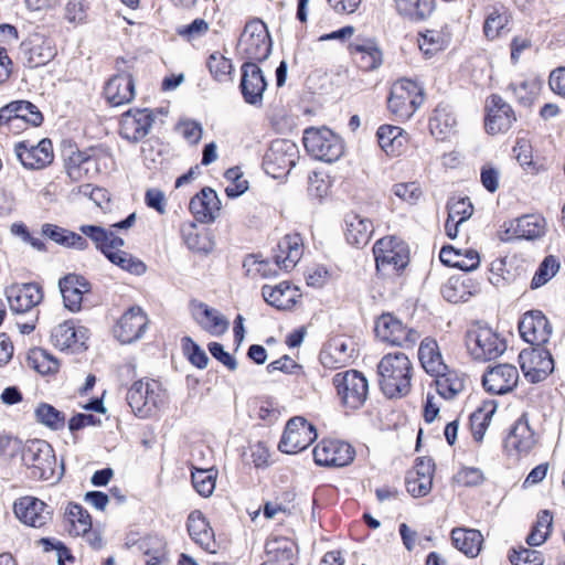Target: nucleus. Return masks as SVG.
I'll return each mask as SVG.
<instances>
[{"instance_id":"obj_38","label":"nucleus","mask_w":565,"mask_h":565,"mask_svg":"<svg viewBox=\"0 0 565 565\" xmlns=\"http://www.w3.org/2000/svg\"><path fill=\"white\" fill-rule=\"evenodd\" d=\"M351 55L363 71H374L383 63V54L373 40H363L349 45Z\"/></svg>"},{"instance_id":"obj_26","label":"nucleus","mask_w":565,"mask_h":565,"mask_svg":"<svg viewBox=\"0 0 565 565\" xmlns=\"http://www.w3.org/2000/svg\"><path fill=\"white\" fill-rule=\"evenodd\" d=\"M535 444V433L530 427L527 416L523 414L510 429L504 447L510 455L521 456L529 454Z\"/></svg>"},{"instance_id":"obj_29","label":"nucleus","mask_w":565,"mask_h":565,"mask_svg":"<svg viewBox=\"0 0 565 565\" xmlns=\"http://www.w3.org/2000/svg\"><path fill=\"white\" fill-rule=\"evenodd\" d=\"M189 207L196 221L212 223L220 215L221 200L213 189L204 188L191 199Z\"/></svg>"},{"instance_id":"obj_43","label":"nucleus","mask_w":565,"mask_h":565,"mask_svg":"<svg viewBox=\"0 0 565 565\" xmlns=\"http://www.w3.org/2000/svg\"><path fill=\"white\" fill-rule=\"evenodd\" d=\"M380 147L388 156H397L408 141V135L397 126L383 125L376 132Z\"/></svg>"},{"instance_id":"obj_14","label":"nucleus","mask_w":565,"mask_h":565,"mask_svg":"<svg viewBox=\"0 0 565 565\" xmlns=\"http://www.w3.org/2000/svg\"><path fill=\"white\" fill-rule=\"evenodd\" d=\"M15 516L25 525L42 529L52 519V509L42 500L25 495L13 504Z\"/></svg>"},{"instance_id":"obj_54","label":"nucleus","mask_w":565,"mask_h":565,"mask_svg":"<svg viewBox=\"0 0 565 565\" xmlns=\"http://www.w3.org/2000/svg\"><path fill=\"white\" fill-rule=\"evenodd\" d=\"M553 524V516L548 511H542L535 524L533 525L530 534L526 537V543L530 546H540L548 537Z\"/></svg>"},{"instance_id":"obj_50","label":"nucleus","mask_w":565,"mask_h":565,"mask_svg":"<svg viewBox=\"0 0 565 565\" xmlns=\"http://www.w3.org/2000/svg\"><path fill=\"white\" fill-rule=\"evenodd\" d=\"M397 11L412 20H423L433 12V0H395Z\"/></svg>"},{"instance_id":"obj_16","label":"nucleus","mask_w":565,"mask_h":565,"mask_svg":"<svg viewBox=\"0 0 565 565\" xmlns=\"http://www.w3.org/2000/svg\"><path fill=\"white\" fill-rule=\"evenodd\" d=\"M354 449L344 441L323 439L313 449V458L319 466L344 467L354 459Z\"/></svg>"},{"instance_id":"obj_10","label":"nucleus","mask_w":565,"mask_h":565,"mask_svg":"<svg viewBox=\"0 0 565 565\" xmlns=\"http://www.w3.org/2000/svg\"><path fill=\"white\" fill-rule=\"evenodd\" d=\"M375 334L383 342L404 348L414 347L420 337L416 330L407 328L402 320L388 312L377 318Z\"/></svg>"},{"instance_id":"obj_44","label":"nucleus","mask_w":565,"mask_h":565,"mask_svg":"<svg viewBox=\"0 0 565 565\" xmlns=\"http://www.w3.org/2000/svg\"><path fill=\"white\" fill-rule=\"evenodd\" d=\"M79 231L83 235L92 239L96 248L105 256L111 250V248L122 247L125 245V241L121 237L102 226L82 225Z\"/></svg>"},{"instance_id":"obj_51","label":"nucleus","mask_w":565,"mask_h":565,"mask_svg":"<svg viewBox=\"0 0 565 565\" xmlns=\"http://www.w3.org/2000/svg\"><path fill=\"white\" fill-rule=\"evenodd\" d=\"M509 23V14L503 8H492L486 17L483 33L488 40L498 39Z\"/></svg>"},{"instance_id":"obj_49","label":"nucleus","mask_w":565,"mask_h":565,"mask_svg":"<svg viewBox=\"0 0 565 565\" xmlns=\"http://www.w3.org/2000/svg\"><path fill=\"white\" fill-rule=\"evenodd\" d=\"M106 257L113 264L132 275L140 276L147 271V266L142 260L122 250L121 247L111 248Z\"/></svg>"},{"instance_id":"obj_47","label":"nucleus","mask_w":565,"mask_h":565,"mask_svg":"<svg viewBox=\"0 0 565 565\" xmlns=\"http://www.w3.org/2000/svg\"><path fill=\"white\" fill-rule=\"evenodd\" d=\"M433 376L437 393L446 399L454 398L465 387L462 375L455 370L447 367L446 371L435 373Z\"/></svg>"},{"instance_id":"obj_6","label":"nucleus","mask_w":565,"mask_h":565,"mask_svg":"<svg viewBox=\"0 0 565 565\" xmlns=\"http://www.w3.org/2000/svg\"><path fill=\"white\" fill-rule=\"evenodd\" d=\"M127 402L139 417L151 416L164 402V391L154 380L136 381L127 393Z\"/></svg>"},{"instance_id":"obj_7","label":"nucleus","mask_w":565,"mask_h":565,"mask_svg":"<svg viewBox=\"0 0 565 565\" xmlns=\"http://www.w3.org/2000/svg\"><path fill=\"white\" fill-rule=\"evenodd\" d=\"M332 383L343 406L349 409H359L364 405L369 395V382L356 370L337 373Z\"/></svg>"},{"instance_id":"obj_55","label":"nucleus","mask_w":565,"mask_h":565,"mask_svg":"<svg viewBox=\"0 0 565 565\" xmlns=\"http://www.w3.org/2000/svg\"><path fill=\"white\" fill-rule=\"evenodd\" d=\"M34 413L36 420L51 429L58 430L65 426L64 413L60 412L51 404H40Z\"/></svg>"},{"instance_id":"obj_11","label":"nucleus","mask_w":565,"mask_h":565,"mask_svg":"<svg viewBox=\"0 0 565 565\" xmlns=\"http://www.w3.org/2000/svg\"><path fill=\"white\" fill-rule=\"evenodd\" d=\"M318 437L316 428L303 417H294L288 420L279 449L286 454H297L309 447Z\"/></svg>"},{"instance_id":"obj_52","label":"nucleus","mask_w":565,"mask_h":565,"mask_svg":"<svg viewBox=\"0 0 565 565\" xmlns=\"http://www.w3.org/2000/svg\"><path fill=\"white\" fill-rule=\"evenodd\" d=\"M297 147L295 143L287 140H277L273 142L268 158L279 162L280 167L290 169L295 166V157Z\"/></svg>"},{"instance_id":"obj_61","label":"nucleus","mask_w":565,"mask_h":565,"mask_svg":"<svg viewBox=\"0 0 565 565\" xmlns=\"http://www.w3.org/2000/svg\"><path fill=\"white\" fill-rule=\"evenodd\" d=\"M207 66L211 74L218 82L226 81L232 73V62L220 53H213L210 55Z\"/></svg>"},{"instance_id":"obj_4","label":"nucleus","mask_w":565,"mask_h":565,"mask_svg":"<svg viewBox=\"0 0 565 565\" xmlns=\"http://www.w3.org/2000/svg\"><path fill=\"white\" fill-rule=\"evenodd\" d=\"M303 146L313 158L334 162L344 151L341 138L327 127H310L303 132Z\"/></svg>"},{"instance_id":"obj_30","label":"nucleus","mask_w":565,"mask_h":565,"mask_svg":"<svg viewBox=\"0 0 565 565\" xmlns=\"http://www.w3.org/2000/svg\"><path fill=\"white\" fill-rule=\"evenodd\" d=\"M303 254V243L299 234H287L277 244L274 259L279 269L289 271L298 264Z\"/></svg>"},{"instance_id":"obj_19","label":"nucleus","mask_w":565,"mask_h":565,"mask_svg":"<svg viewBox=\"0 0 565 565\" xmlns=\"http://www.w3.org/2000/svg\"><path fill=\"white\" fill-rule=\"evenodd\" d=\"M23 64L30 68L46 65L56 55L52 41L41 34H33L20 45Z\"/></svg>"},{"instance_id":"obj_27","label":"nucleus","mask_w":565,"mask_h":565,"mask_svg":"<svg viewBox=\"0 0 565 565\" xmlns=\"http://www.w3.org/2000/svg\"><path fill=\"white\" fill-rule=\"evenodd\" d=\"M58 288L65 308L77 312L82 308L84 295L90 292L92 286L83 276L68 274L58 280Z\"/></svg>"},{"instance_id":"obj_31","label":"nucleus","mask_w":565,"mask_h":565,"mask_svg":"<svg viewBox=\"0 0 565 565\" xmlns=\"http://www.w3.org/2000/svg\"><path fill=\"white\" fill-rule=\"evenodd\" d=\"M192 316L196 323L211 335L221 337L230 327L227 318L203 302L192 303Z\"/></svg>"},{"instance_id":"obj_46","label":"nucleus","mask_w":565,"mask_h":565,"mask_svg":"<svg viewBox=\"0 0 565 565\" xmlns=\"http://www.w3.org/2000/svg\"><path fill=\"white\" fill-rule=\"evenodd\" d=\"M418 358L424 370L434 375L447 370L443 362L437 342L434 339L425 338L419 345Z\"/></svg>"},{"instance_id":"obj_37","label":"nucleus","mask_w":565,"mask_h":565,"mask_svg":"<svg viewBox=\"0 0 565 565\" xmlns=\"http://www.w3.org/2000/svg\"><path fill=\"white\" fill-rule=\"evenodd\" d=\"M188 532L191 539L209 553L216 552L214 533L201 511H193L188 518Z\"/></svg>"},{"instance_id":"obj_39","label":"nucleus","mask_w":565,"mask_h":565,"mask_svg":"<svg viewBox=\"0 0 565 565\" xmlns=\"http://www.w3.org/2000/svg\"><path fill=\"white\" fill-rule=\"evenodd\" d=\"M296 544L287 537H273L266 542L263 565H295Z\"/></svg>"},{"instance_id":"obj_60","label":"nucleus","mask_w":565,"mask_h":565,"mask_svg":"<svg viewBox=\"0 0 565 565\" xmlns=\"http://www.w3.org/2000/svg\"><path fill=\"white\" fill-rule=\"evenodd\" d=\"M33 367L41 374H52L58 370V361L45 350H36L30 356Z\"/></svg>"},{"instance_id":"obj_21","label":"nucleus","mask_w":565,"mask_h":565,"mask_svg":"<svg viewBox=\"0 0 565 565\" xmlns=\"http://www.w3.org/2000/svg\"><path fill=\"white\" fill-rule=\"evenodd\" d=\"M518 369L508 363L489 367L482 376V384L487 392L502 395L515 388L519 382Z\"/></svg>"},{"instance_id":"obj_1","label":"nucleus","mask_w":565,"mask_h":565,"mask_svg":"<svg viewBox=\"0 0 565 565\" xmlns=\"http://www.w3.org/2000/svg\"><path fill=\"white\" fill-rule=\"evenodd\" d=\"M413 363L403 352L385 354L377 364L379 386L387 398H402L411 392Z\"/></svg>"},{"instance_id":"obj_36","label":"nucleus","mask_w":565,"mask_h":565,"mask_svg":"<svg viewBox=\"0 0 565 565\" xmlns=\"http://www.w3.org/2000/svg\"><path fill=\"white\" fill-rule=\"evenodd\" d=\"M373 224L372 222L354 212H350L344 218V235L347 242L353 246H365L372 236Z\"/></svg>"},{"instance_id":"obj_64","label":"nucleus","mask_w":565,"mask_h":565,"mask_svg":"<svg viewBox=\"0 0 565 565\" xmlns=\"http://www.w3.org/2000/svg\"><path fill=\"white\" fill-rule=\"evenodd\" d=\"M473 213V206L468 199H459L448 203V216L450 222L462 223Z\"/></svg>"},{"instance_id":"obj_13","label":"nucleus","mask_w":565,"mask_h":565,"mask_svg":"<svg viewBox=\"0 0 565 565\" xmlns=\"http://www.w3.org/2000/svg\"><path fill=\"white\" fill-rule=\"evenodd\" d=\"M43 115L28 100H14L0 108V126L8 129L20 128V122L40 126Z\"/></svg>"},{"instance_id":"obj_58","label":"nucleus","mask_w":565,"mask_h":565,"mask_svg":"<svg viewBox=\"0 0 565 565\" xmlns=\"http://www.w3.org/2000/svg\"><path fill=\"white\" fill-rule=\"evenodd\" d=\"M559 270V262L553 255L546 256L535 271L531 288L537 289L548 282Z\"/></svg>"},{"instance_id":"obj_35","label":"nucleus","mask_w":565,"mask_h":565,"mask_svg":"<svg viewBox=\"0 0 565 565\" xmlns=\"http://www.w3.org/2000/svg\"><path fill=\"white\" fill-rule=\"evenodd\" d=\"M64 167L68 178L73 182L90 180L96 174L94 172V160L77 148H70L64 159Z\"/></svg>"},{"instance_id":"obj_53","label":"nucleus","mask_w":565,"mask_h":565,"mask_svg":"<svg viewBox=\"0 0 565 565\" xmlns=\"http://www.w3.org/2000/svg\"><path fill=\"white\" fill-rule=\"evenodd\" d=\"M495 407L491 404L478 408L470 415L471 433L476 441H481L490 425Z\"/></svg>"},{"instance_id":"obj_32","label":"nucleus","mask_w":565,"mask_h":565,"mask_svg":"<svg viewBox=\"0 0 565 565\" xmlns=\"http://www.w3.org/2000/svg\"><path fill=\"white\" fill-rule=\"evenodd\" d=\"M457 117L447 104L440 103L429 117V131L437 140H448L457 132Z\"/></svg>"},{"instance_id":"obj_62","label":"nucleus","mask_w":565,"mask_h":565,"mask_svg":"<svg viewBox=\"0 0 565 565\" xmlns=\"http://www.w3.org/2000/svg\"><path fill=\"white\" fill-rule=\"evenodd\" d=\"M509 89L516 97L518 102L524 106H530L537 94L535 82L522 81L520 83H511Z\"/></svg>"},{"instance_id":"obj_3","label":"nucleus","mask_w":565,"mask_h":565,"mask_svg":"<svg viewBox=\"0 0 565 565\" xmlns=\"http://www.w3.org/2000/svg\"><path fill=\"white\" fill-rule=\"evenodd\" d=\"M22 460L35 479L52 480L61 476V473L56 475V457L53 448L45 440L28 441L22 451Z\"/></svg>"},{"instance_id":"obj_59","label":"nucleus","mask_w":565,"mask_h":565,"mask_svg":"<svg viewBox=\"0 0 565 565\" xmlns=\"http://www.w3.org/2000/svg\"><path fill=\"white\" fill-rule=\"evenodd\" d=\"M244 267L247 273L258 275L262 278L275 277L279 269V266H276V259H274V263H270L268 260H258L255 256L246 258Z\"/></svg>"},{"instance_id":"obj_41","label":"nucleus","mask_w":565,"mask_h":565,"mask_svg":"<svg viewBox=\"0 0 565 565\" xmlns=\"http://www.w3.org/2000/svg\"><path fill=\"white\" fill-rule=\"evenodd\" d=\"M41 233L54 243L64 247H71L77 250H84L88 247L86 238L81 234L68 231L55 224H43L41 227Z\"/></svg>"},{"instance_id":"obj_40","label":"nucleus","mask_w":565,"mask_h":565,"mask_svg":"<svg viewBox=\"0 0 565 565\" xmlns=\"http://www.w3.org/2000/svg\"><path fill=\"white\" fill-rule=\"evenodd\" d=\"M439 258L443 264L465 271L475 270L480 264L478 252L470 248L458 249L452 246H444L439 253Z\"/></svg>"},{"instance_id":"obj_17","label":"nucleus","mask_w":565,"mask_h":565,"mask_svg":"<svg viewBox=\"0 0 565 565\" xmlns=\"http://www.w3.org/2000/svg\"><path fill=\"white\" fill-rule=\"evenodd\" d=\"M148 323V317L142 309L140 307H131L114 327V335L122 344L132 343L142 338Z\"/></svg>"},{"instance_id":"obj_45","label":"nucleus","mask_w":565,"mask_h":565,"mask_svg":"<svg viewBox=\"0 0 565 565\" xmlns=\"http://www.w3.org/2000/svg\"><path fill=\"white\" fill-rule=\"evenodd\" d=\"M478 290L479 286L470 278L452 277L441 287L443 297L452 303L468 301Z\"/></svg>"},{"instance_id":"obj_63","label":"nucleus","mask_w":565,"mask_h":565,"mask_svg":"<svg viewBox=\"0 0 565 565\" xmlns=\"http://www.w3.org/2000/svg\"><path fill=\"white\" fill-rule=\"evenodd\" d=\"M433 480L427 477L417 476L411 471L406 478V488L411 495L420 498L427 495L431 491Z\"/></svg>"},{"instance_id":"obj_9","label":"nucleus","mask_w":565,"mask_h":565,"mask_svg":"<svg viewBox=\"0 0 565 565\" xmlns=\"http://www.w3.org/2000/svg\"><path fill=\"white\" fill-rule=\"evenodd\" d=\"M238 47L248 62L264 61L270 54L271 42L266 24L258 19L246 23Z\"/></svg>"},{"instance_id":"obj_24","label":"nucleus","mask_w":565,"mask_h":565,"mask_svg":"<svg viewBox=\"0 0 565 565\" xmlns=\"http://www.w3.org/2000/svg\"><path fill=\"white\" fill-rule=\"evenodd\" d=\"M10 309L15 313H24L35 308L43 299L42 288L34 282L15 284L7 288Z\"/></svg>"},{"instance_id":"obj_23","label":"nucleus","mask_w":565,"mask_h":565,"mask_svg":"<svg viewBox=\"0 0 565 565\" xmlns=\"http://www.w3.org/2000/svg\"><path fill=\"white\" fill-rule=\"evenodd\" d=\"M153 116L148 108L129 109L120 119V135L128 141L138 142L150 131Z\"/></svg>"},{"instance_id":"obj_22","label":"nucleus","mask_w":565,"mask_h":565,"mask_svg":"<svg viewBox=\"0 0 565 565\" xmlns=\"http://www.w3.org/2000/svg\"><path fill=\"white\" fill-rule=\"evenodd\" d=\"M87 329L76 328L73 321H64L51 331L52 344L61 351L76 353L86 349Z\"/></svg>"},{"instance_id":"obj_8","label":"nucleus","mask_w":565,"mask_h":565,"mask_svg":"<svg viewBox=\"0 0 565 565\" xmlns=\"http://www.w3.org/2000/svg\"><path fill=\"white\" fill-rule=\"evenodd\" d=\"M373 253L377 270L385 275L403 270L409 262L407 245L394 236L379 239L373 247Z\"/></svg>"},{"instance_id":"obj_15","label":"nucleus","mask_w":565,"mask_h":565,"mask_svg":"<svg viewBox=\"0 0 565 565\" xmlns=\"http://www.w3.org/2000/svg\"><path fill=\"white\" fill-rule=\"evenodd\" d=\"M14 153L21 164L26 169L39 170L52 163L54 154L52 142L42 139L36 145L25 140L15 143Z\"/></svg>"},{"instance_id":"obj_25","label":"nucleus","mask_w":565,"mask_h":565,"mask_svg":"<svg viewBox=\"0 0 565 565\" xmlns=\"http://www.w3.org/2000/svg\"><path fill=\"white\" fill-rule=\"evenodd\" d=\"M266 87L267 82L259 66L255 62L244 63L241 79L244 100L249 105L260 106Z\"/></svg>"},{"instance_id":"obj_5","label":"nucleus","mask_w":565,"mask_h":565,"mask_svg":"<svg viewBox=\"0 0 565 565\" xmlns=\"http://www.w3.org/2000/svg\"><path fill=\"white\" fill-rule=\"evenodd\" d=\"M424 103L423 87L411 79L397 81L387 100L388 109L397 118L409 119Z\"/></svg>"},{"instance_id":"obj_33","label":"nucleus","mask_w":565,"mask_h":565,"mask_svg":"<svg viewBox=\"0 0 565 565\" xmlns=\"http://www.w3.org/2000/svg\"><path fill=\"white\" fill-rule=\"evenodd\" d=\"M105 97L111 106H121L135 98V81L128 73L113 76L105 86Z\"/></svg>"},{"instance_id":"obj_28","label":"nucleus","mask_w":565,"mask_h":565,"mask_svg":"<svg viewBox=\"0 0 565 565\" xmlns=\"http://www.w3.org/2000/svg\"><path fill=\"white\" fill-rule=\"evenodd\" d=\"M546 220L540 214L522 215L509 223L505 233L508 238L534 241L546 233Z\"/></svg>"},{"instance_id":"obj_18","label":"nucleus","mask_w":565,"mask_h":565,"mask_svg":"<svg viewBox=\"0 0 565 565\" xmlns=\"http://www.w3.org/2000/svg\"><path fill=\"white\" fill-rule=\"evenodd\" d=\"M486 110L484 126L491 135L508 131L516 120L512 107L495 94L488 97Z\"/></svg>"},{"instance_id":"obj_34","label":"nucleus","mask_w":565,"mask_h":565,"mask_svg":"<svg viewBox=\"0 0 565 565\" xmlns=\"http://www.w3.org/2000/svg\"><path fill=\"white\" fill-rule=\"evenodd\" d=\"M262 294L264 300L268 305L279 310H289L294 308L301 296L299 289L287 281L280 282L276 286L264 285Z\"/></svg>"},{"instance_id":"obj_20","label":"nucleus","mask_w":565,"mask_h":565,"mask_svg":"<svg viewBox=\"0 0 565 565\" xmlns=\"http://www.w3.org/2000/svg\"><path fill=\"white\" fill-rule=\"evenodd\" d=\"M519 331L524 341L533 347H541L548 342L552 327L542 311L531 310L520 320Z\"/></svg>"},{"instance_id":"obj_2","label":"nucleus","mask_w":565,"mask_h":565,"mask_svg":"<svg viewBox=\"0 0 565 565\" xmlns=\"http://www.w3.org/2000/svg\"><path fill=\"white\" fill-rule=\"evenodd\" d=\"M466 347L478 361L494 360L507 350L505 341L492 328L481 323H475L468 329Z\"/></svg>"},{"instance_id":"obj_48","label":"nucleus","mask_w":565,"mask_h":565,"mask_svg":"<svg viewBox=\"0 0 565 565\" xmlns=\"http://www.w3.org/2000/svg\"><path fill=\"white\" fill-rule=\"evenodd\" d=\"M65 521L68 532L73 536L86 534L92 529V520L88 512L77 503H68L65 509Z\"/></svg>"},{"instance_id":"obj_42","label":"nucleus","mask_w":565,"mask_h":565,"mask_svg":"<svg viewBox=\"0 0 565 565\" xmlns=\"http://www.w3.org/2000/svg\"><path fill=\"white\" fill-rule=\"evenodd\" d=\"M451 542L465 555L476 557L481 550L483 536L475 529L456 527L451 531Z\"/></svg>"},{"instance_id":"obj_12","label":"nucleus","mask_w":565,"mask_h":565,"mask_svg":"<svg viewBox=\"0 0 565 565\" xmlns=\"http://www.w3.org/2000/svg\"><path fill=\"white\" fill-rule=\"evenodd\" d=\"M519 361L524 376L532 383L544 381L554 370L552 354L542 345L522 350Z\"/></svg>"},{"instance_id":"obj_56","label":"nucleus","mask_w":565,"mask_h":565,"mask_svg":"<svg viewBox=\"0 0 565 565\" xmlns=\"http://www.w3.org/2000/svg\"><path fill=\"white\" fill-rule=\"evenodd\" d=\"M217 472L214 469H194L192 471V484L195 491L209 498L215 490Z\"/></svg>"},{"instance_id":"obj_57","label":"nucleus","mask_w":565,"mask_h":565,"mask_svg":"<svg viewBox=\"0 0 565 565\" xmlns=\"http://www.w3.org/2000/svg\"><path fill=\"white\" fill-rule=\"evenodd\" d=\"M447 46V40L445 36L434 30H428L422 33L418 38V47L426 57H431L438 52L445 50Z\"/></svg>"}]
</instances>
